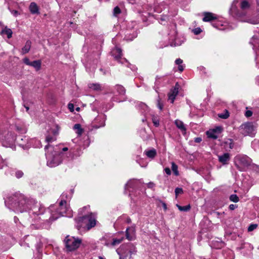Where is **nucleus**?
I'll return each mask as SVG.
<instances>
[{
	"instance_id": "f257e3e1",
	"label": "nucleus",
	"mask_w": 259,
	"mask_h": 259,
	"mask_svg": "<svg viewBox=\"0 0 259 259\" xmlns=\"http://www.w3.org/2000/svg\"><path fill=\"white\" fill-rule=\"evenodd\" d=\"M6 205L10 208L23 212L31 208L29 201L23 196H13L5 201Z\"/></svg>"
},
{
	"instance_id": "f03ea898",
	"label": "nucleus",
	"mask_w": 259,
	"mask_h": 259,
	"mask_svg": "<svg viewBox=\"0 0 259 259\" xmlns=\"http://www.w3.org/2000/svg\"><path fill=\"white\" fill-rule=\"evenodd\" d=\"M54 149V147L50 145H48L45 147L47 164L52 167L58 165L62 162L61 159V154H59Z\"/></svg>"
},
{
	"instance_id": "7ed1b4c3",
	"label": "nucleus",
	"mask_w": 259,
	"mask_h": 259,
	"mask_svg": "<svg viewBox=\"0 0 259 259\" xmlns=\"http://www.w3.org/2000/svg\"><path fill=\"white\" fill-rule=\"evenodd\" d=\"M234 163L238 169L245 171L251 165L252 160L245 155H237L234 157Z\"/></svg>"
},
{
	"instance_id": "20e7f679",
	"label": "nucleus",
	"mask_w": 259,
	"mask_h": 259,
	"mask_svg": "<svg viewBox=\"0 0 259 259\" xmlns=\"http://www.w3.org/2000/svg\"><path fill=\"white\" fill-rule=\"evenodd\" d=\"M76 221L80 227H86L88 230L94 227L96 224V218L93 214L76 219Z\"/></svg>"
},
{
	"instance_id": "39448f33",
	"label": "nucleus",
	"mask_w": 259,
	"mask_h": 259,
	"mask_svg": "<svg viewBox=\"0 0 259 259\" xmlns=\"http://www.w3.org/2000/svg\"><path fill=\"white\" fill-rule=\"evenodd\" d=\"M57 215L56 213H52V217L50 218L51 221L56 220L57 218L61 216L66 215L67 217H71V210L68 206L67 203H64L62 206L60 205V202H59V207L57 210Z\"/></svg>"
},
{
	"instance_id": "423d86ee",
	"label": "nucleus",
	"mask_w": 259,
	"mask_h": 259,
	"mask_svg": "<svg viewBox=\"0 0 259 259\" xmlns=\"http://www.w3.org/2000/svg\"><path fill=\"white\" fill-rule=\"evenodd\" d=\"M66 247L69 251L74 250L80 245L81 240L78 238L67 236L65 239Z\"/></svg>"
},
{
	"instance_id": "0eeeda50",
	"label": "nucleus",
	"mask_w": 259,
	"mask_h": 259,
	"mask_svg": "<svg viewBox=\"0 0 259 259\" xmlns=\"http://www.w3.org/2000/svg\"><path fill=\"white\" fill-rule=\"evenodd\" d=\"M239 131L244 136H253L255 135V127L252 123L246 122L240 125Z\"/></svg>"
},
{
	"instance_id": "6e6552de",
	"label": "nucleus",
	"mask_w": 259,
	"mask_h": 259,
	"mask_svg": "<svg viewBox=\"0 0 259 259\" xmlns=\"http://www.w3.org/2000/svg\"><path fill=\"white\" fill-rule=\"evenodd\" d=\"M124 246H122V248ZM125 250L122 252V256L119 259H130L132 255L136 252L135 247L131 244L125 246Z\"/></svg>"
},
{
	"instance_id": "1a4fd4ad",
	"label": "nucleus",
	"mask_w": 259,
	"mask_h": 259,
	"mask_svg": "<svg viewBox=\"0 0 259 259\" xmlns=\"http://www.w3.org/2000/svg\"><path fill=\"white\" fill-rule=\"evenodd\" d=\"M222 128L221 127H217L215 128L209 130L206 132L207 137L209 138L216 139L218 137V135L221 133Z\"/></svg>"
},
{
	"instance_id": "9d476101",
	"label": "nucleus",
	"mask_w": 259,
	"mask_h": 259,
	"mask_svg": "<svg viewBox=\"0 0 259 259\" xmlns=\"http://www.w3.org/2000/svg\"><path fill=\"white\" fill-rule=\"evenodd\" d=\"M72 194L73 191L72 190L63 192L61 196L60 205L62 206L66 202L67 203V201L71 199Z\"/></svg>"
},
{
	"instance_id": "9b49d317",
	"label": "nucleus",
	"mask_w": 259,
	"mask_h": 259,
	"mask_svg": "<svg viewBox=\"0 0 259 259\" xmlns=\"http://www.w3.org/2000/svg\"><path fill=\"white\" fill-rule=\"evenodd\" d=\"M179 85L177 83L173 89H172L168 93V100L170 101L171 103H173L176 97L179 92Z\"/></svg>"
},
{
	"instance_id": "f8f14e48",
	"label": "nucleus",
	"mask_w": 259,
	"mask_h": 259,
	"mask_svg": "<svg viewBox=\"0 0 259 259\" xmlns=\"http://www.w3.org/2000/svg\"><path fill=\"white\" fill-rule=\"evenodd\" d=\"M126 237L129 240H133L135 237V229L133 227H128L126 229Z\"/></svg>"
},
{
	"instance_id": "ddd939ff",
	"label": "nucleus",
	"mask_w": 259,
	"mask_h": 259,
	"mask_svg": "<svg viewBox=\"0 0 259 259\" xmlns=\"http://www.w3.org/2000/svg\"><path fill=\"white\" fill-rule=\"evenodd\" d=\"M204 15L203 21L205 22L210 21L217 19L215 15L211 13H205Z\"/></svg>"
},
{
	"instance_id": "4468645a",
	"label": "nucleus",
	"mask_w": 259,
	"mask_h": 259,
	"mask_svg": "<svg viewBox=\"0 0 259 259\" xmlns=\"http://www.w3.org/2000/svg\"><path fill=\"white\" fill-rule=\"evenodd\" d=\"M230 154L228 153H226L221 156H219V160L221 163L225 164L227 163V162L230 159Z\"/></svg>"
},
{
	"instance_id": "2eb2a0df",
	"label": "nucleus",
	"mask_w": 259,
	"mask_h": 259,
	"mask_svg": "<svg viewBox=\"0 0 259 259\" xmlns=\"http://www.w3.org/2000/svg\"><path fill=\"white\" fill-rule=\"evenodd\" d=\"M111 54L116 59H118L120 58L121 56V50L119 48H115L112 50Z\"/></svg>"
},
{
	"instance_id": "dca6fc26",
	"label": "nucleus",
	"mask_w": 259,
	"mask_h": 259,
	"mask_svg": "<svg viewBox=\"0 0 259 259\" xmlns=\"http://www.w3.org/2000/svg\"><path fill=\"white\" fill-rule=\"evenodd\" d=\"M41 61L38 60L32 61L30 66L33 67L36 71H38L41 68Z\"/></svg>"
},
{
	"instance_id": "f3484780",
	"label": "nucleus",
	"mask_w": 259,
	"mask_h": 259,
	"mask_svg": "<svg viewBox=\"0 0 259 259\" xmlns=\"http://www.w3.org/2000/svg\"><path fill=\"white\" fill-rule=\"evenodd\" d=\"M1 34H6L8 38L12 37V31L11 29L8 28L7 26H3V28L1 32Z\"/></svg>"
},
{
	"instance_id": "a211bd4d",
	"label": "nucleus",
	"mask_w": 259,
	"mask_h": 259,
	"mask_svg": "<svg viewBox=\"0 0 259 259\" xmlns=\"http://www.w3.org/2000/svg\"><path fill=\"white\" fill-rule=\"evenodd\" d=\"M29 10L32 14H38V8L35 3H31L29 6Z\"/></svg>"
},
{
	"instance_id": "6ab92c4d",
	"label": "nucleus",
	"mask_w": 259,
	"mask_h": 259,
	"mask_svg": "<svg viewBox=\"0 0 259 259\" xmlns=\"http://www.w3.org/2000/svg\"><path fill=\"white\" fill-rule=\"evenodd\" d=\"M175 124L176 125L177 127L179 128L180 130H181L182 132H185L186 131V128L185 127V125L183 123V122L178 119H177L175 120Z\"/></svg>"
},
{
	"instance_id": "aec40b11",
	"label": "nucleus",
	"mask_w": 259,
	"mask_h": 259,
	"mask_svg": "<svg viewBox=\"0 0 259 259\" xmlns=\"http://www.w3.org/2000/svg\"><path fill=\"white\" fill-rule=\"evenodd\" d=\"M31 48V42L30 41H27L24 47L22 49V54H25L27 53Z\"/></svg>"
},
{
	"instance_id": "412c9836",
	"label": "nucleus",
	"mask_w": 259,
	"mask_h": 259,
	"mask_svg": "<svg viewBox=\"0 0 259 259\" xmlns=\"http://www.w3.org/2000/svg\"><path fill=\"white\" fill-rule=\"evenodd\" d=\"M89 87L94 91H99L102 90L101 85L98 83H91L89 85Z\"/></svg>"
},
{
	"instance_id": "4be33fe9",
	"label": "nucleus",
	"mask_w": 259,
	"mask_h": 259,
	"mask_svg": "<svg viewBox=\"0 0 259 259\" xmlns=\"http://www.w3.org/2000/svg\"><path fill=\"white\" fill-rule=\"evenodd\" d=\"M145 154L148 157L153 158L155 156L156 154V151L155 149H152L151 150L145 151Z\"/></svg>"
},
{
	"instance_id": "5701e85b",
	"label": "nucleus",
	"mask_w": 259,
	"mask_h": 259,
	"mask_svg": "<svg viewBox=\"0 0 259 259\" xmlns=\"http://www.w3.org/2000/svg\"><path fill=\"white\" fill-rule=\"evenodd\" d=\"M73 128L75 130H76V133L78 135H81L83 132V130L81 127V125L79 124H75Z\"/></svg>"
},
{
	"instance_id": "b1692460",
	"label": "nucleus",
	"mask_w": 259,
	"mask_h": 259,
	"mask_svg": "<svg viewBox=\"0 0 259 259\" xmlns=\"http://www.w3.org/2000/svg\"><path fill=\"white\" fill-rule=\"evenodd\" d=\"M175 63L176 64L179 65V67H178L179 70L181 72L183 71L184 70V67H183V65H182V63H183V60L182 59L179 58L176 60Z\"/></svg>"
},
{
	"instance_id": "393cba45",
	"label": "nucleus",
	"mask_w": 259,
	"mask_h": 259,
	"mask_svg": "<svg viewBox=\"0 0 259 259\" xmlns=\"http://www.w3.org/2000/svg\"><path fill=\"white\" fill-rule=\"evenodd\" d=\"M240 7L242 10H246L249 8L250 5L247 1H243L241 2Z\"/></svg>"
},
{
	"instance_id": "a878e982",
	"label": "nucleus",
	"mask_w": 259,
	"mask_h": 259,
	"mask_svg": "<svg viewBox=\"0 0 259 259\" xmlns=\"http://www.w3.org/2000/svg\"><path fill=\"white\" fill-rule=\"evenodd\" d=\"M177 206L180 211H187L190 209V205H188L186 206H181L178 204H177Z\"/></svg>"
},
{
	"instance_id": "bb28decb",
	"label": "nucleus",
	"mask_w": 259,
	"mask_h": 259,
	"mask_svg": "<svg viewBox=\"0 0 259 259\" xmlns=\"http://www.w3.org/2000/svg\"><path fill=\"white\" fill-rule=\"evenodd\" d=\"M123 240V237H121V238H119V239H113V241L111 243V245L113 246H116V245L119 244V243H120Z\"/></svg>"
},
{
	"instance_id": "cd10ccee",
	"label": "nucleus",
	"mask_w": 259,
	"mask_h": 259,
	"mask_svg": "<svg viewBox=\"0 0 259 259\" xmlns=\"http://www.w3.org/2000/svg\"><path fill=\"white\" fill-rule=\"evenodd\" d=\"M171 169L176 176L179 175L178 166L174 162H172L171 163Z\"/></svg>"
},
{
	"instance_id": "c85d7f7f",
	"label": "nucleus",
	"mask_w": 259,
	"mask_h": 259,
	"mask_svg": "<svg viewBox=\"0 0 259 259\" xmlns=\"http://www.w3.org/2000/svg\"><path fill=\"white\" fill-rule=\"evenodd\" d=\"M230 200L234 202L239 201V198L236 194H232L230 196Z\"/></svg>"
},
{
	"instance_id": "c756f323",
	"label": "nucleus",
	"mask_w": 259,
	"mask_h": 259,
	"mask_svg": "<svg viewBox=\"0 0 259 259\" xmlns=\"http://www.w3.org/2000/svg\"><path fill=\"white\" fill-rule=\"evenodd\" d=\"M116 90H117V92L120 94H123L125 93V89L121 85H117Z\"/></svg>"
},
{
	"instance_id": "7c9ffc66",
	"label": "nucleus",
	"mask_w": 259,
	"mask_h": 259,
	"mask_svg": "<svg viewBox=\"0 0 259 259\" xmlns=\"http://www.w3.org/2000/svg\"><path fill=\"white\" fill-rule=\"evenodd\" d=\"M248 22L253 24L259 23V14L256 18L250 19Z\"/></svg>"
},
{
	"instance_id": "2f4dec72",
	"label": "nucleus",
	"mask_w": 259,
	"mask_h": 259,
	"mask_svg": "<svg viewBox=\"0 0 259 259\" xmlns=\"http://www.w3.org/2000/svg\"><path fill=\"white\" fill-rule=\"evenodd\" d=\"M229 116V112L227 111H226L225 113H222L219 115V117L223 118V119H227Z\"/></svg>"
},
{
	"instance_id": "473e14b6",
	"label": "nucleus",
	"mask_w": 259,
	"mask_h": 259,
	"mask_svg": "<svg viewBox=\"0 0 259 259\" xmlns=\"http://www.w3.org/2000/svg\"><path fill=\"white\" fill-rule=\"evenodd\" d=\"M121 12L120 9L116 7L114 9L113 11V15L115 16H117L119 14H120Z\"/></svg>"
},
{
	"instance_id": "72a5a7b5",
	"label": "nucleus",
	"mask_w": 259,
	"mask_h": 259,
	"mask_svg": "<svg viewBox=\"0 0 259 259\" xmlns=\"http://www.w3.org/2000/svg\"><path fill=\"white\" fill-rule=\"evenodd\" d=\"M257 224L250 225L248 228V231L249 232H251V231L254 230V229H255L257 228Z\"/></svg>"
},
{
	"instance_id": "f704fd0d",
	"label": "nucleus",
	"mask_w": 259,
	"mask_h": 259,
	"mask_svg": "<svg viewBox=\"0 0 259 259\" xmlns=\"http://www.w3.org/2000/svg\"><path fill=\"white\" fill-rule=\"evenodd\" d=\"M226 144L229 145V148L232 149L234 147V143L232 140L229 139L227 142Z\"/></svg>"
},
{
	"instance_id": "c9c22d12",
	"label": "nucleus",
	"mask_w": 259,
	"mask_h": 259,
	"mask_svg": "<svg viewBox=\"0 0 259 259\" xmlns=\"http://www.w3.org/2000/svg\"><path fill=\"white\" fill-rule=\"evenodd\" d=\"M23 62L27 65H28V66H30V64H31V63L32 62L31 61H30L29 60V59L27 58V57H25L23 59Z\"/></svg>"
},
{
	"instance_id": "e433bc0d",
	"label": "nucleus",
	"mask_w": 259,
	"mask_h": 259,
	"mask_svg": "<svg viewBox=\"0 0 259 259\" xmlns=\"http://www.w3.org/2000/svg\"><path fill=\"white\" fill-rule=\"evenodd\" d=\"M55 140V138L54 137L50 136H47L46 139V141L48 143L52 142V141Z\"/></svg>"
},
{
	"instance_id": "4c0bfd02",
	"label": "nucleus",
	"mask_w": 259,
	"mask_h": 259,
	"mask_svg": "<svg viewBox=\"0 0 259 259\" xmlns=\"http://www.w3.org/2000/svg\"><path fill=\"white\" fill-rule=\"evenodd\" d=\"M183 193V190L182 188H177L175 189V194L176 195V197L180 194H182Z\"/></svg>"
},
{
	"instance_id": "58836bf2",
	"label": "nucleus",
	"mask_w": 259,
	"mask_h": 259,
	"mask_svg": "<svg viewBox=\"0 0 259 259\" xmlns=\"http://www.w3.org/2000/svg\"><path fill=\"white\" fill-rule=\"evenodd\" d=\"M152 122L155 126H156V127L158 126V125L159 124L158 119H157L156 118H153Z\"/></svg>"
},
{
	"instance_id": "ea45409f",
	"label": "nucleus",
	"mask_w": 259,
	"mask_h": 259,
	"mask_svg": "<svg viewBox=\"0 0 259 259\" xmlns=\"http://www.w3.org/2000/svg\"><path fill=\"white\" fill-rule=\"evenodd\" d=\"M193 31L195 34H199L201 32V29L200 28H197L193 30Z\"/></svg>"
},
{
	"instance_id": "a19ab883",
	"label": "nucleus",
	"mask_w": 259,
	"mask_h": 259,
	"mask_svg": "<svg viewBox=\"0 0 259 259\" xmlns=\"http://www.w3.org/2000/svg\"><path fill=\"white\" fill-rule=\"evenodd\" d=\"M23 175V173L22 171H17L16 172V176L17 177V178H20L22 177Z\"/></svg>"
},
{
	"instance_id": "79ce46f5",
	"label": "nucleus",
	"mask_w": 259,
	"mask_h": 259,
	"mask_svg": "<svg viewBox=\"0 0 259 259\" xmlns=\"http://www.w3.org/2000/svg\"><path fill=\"white\" fill-rule=\"evenodd\" d=\"M252 112L251 111H250V110H247L245 112V115L247 117H250L251 116H252Z\"/></svg>"
},
{
	"instance_id": "37998d69",
	"label": "nucleus",
	"mask_w": 259,
	"mask_h": 259,
	"mask_svg": "<svg viewBox=\"0 0 259 259\" xmlns=\"http://www.w3.org/2000/svg\"><path fill=\"white\" fill-rule=\"evenodd\" d=\"M68 108L71 112L74 111V105L72 103H69L68 105Z\"/></svg>"
},
{
	"instance_id": "c03bdc74",
	"label": "nucleus",
	"mask_w": 259,
	"mask_h": 259,
	"mask_svg": "<svg viewBox=\"0 0 259 259\" xmlns=\"http://www.w3.org/2000/svg\"><path fill=\"white\" fill-rule=\"evenodd\" d=\"M237 3V0H235L233 3V5L232 6V7L231 8V11L233 12V11H235L236 8H235V4Z\"/></svg>"
},
{
	"instance_id": "a18cd8bd",
	"label": "nucleus",
	"mask_w": 259,
	"mask_h": 259,
	"mask_svg": "<svg viewBox=\"0 0 259 259\" xmlns=\"http://www.w3.org/2000/svg\"><path fill=\"white\" fill-rule=\"evenodd\" d=\"M133 185V182L132 181H128L125 186V188L128 189V187H132Z\"/></svg>"
},
{
	"instance_id": "49530a36",
	"label": "nucleus",
	"mask_w": 259,
	"mask_h": 259,
	"mask_svg": "<svg viewBox=\"0 0 259 259\" xmlns=\"http://www.w3.org/2000/svg\"><path fill=\"white\" fill-rule=\"evenodd\" d=\"M147 186L149 188L153 189L155 187V184L153 182H150L147 184Z\"/></svg>"
},
{
	"instance_id": "de8ad7c7",
	"label": "nucleus",
	"mask_w": 259,
	"mask_h": 259,
	"mask_svg": "<svg viewBox=\"0 0 259 259\" xmlns=\"http://www.w3.org/2000/svg\"><path fill=\"white\" fill-rule=\"evenodd\" d=\"M255 38L254 37H253L251 40V41H250V43H251L253 45V49H255V45L254 44V42H255Z\"/></svg>"
},
{
	"instance_id": "09e8293b",
	"label": "nucleus",
	"mask_w": 259,
	"mask_h": 259,
	"mask_svg": "<svg viewBox=\"0 0 259 259\" xmlns=\"http://www.w3.org/2000/svg\"><path fill=\"white\" fill-rule=\"evenodd\" d=\"M237 207L236 205L235 204H230L229 205V208L230 210H234Z\"/></svg>"
},
{
	"instance_id": "8fccbe9b",
	"label": "nucleus",
	"mask_w": 259,
	"mask_h": 259,
	"mask_svg": "<svg viewBox=\"0 0 259 259\" xmlns=\"http://www.w3.org/2000/svg\"><path fill=\"white\" fill-rule=\"evenodd\" d=\"M164 171H165V173L168 175H169L171 173L170 169L168 167L165 168L164 169Z\"/></svg>"
},
{
	"instance_id": "3c124183",
	"label": "nucleus",
	"mask_w": 259,
	"mask_h": 259,
	"mask_svg": "<svg viewBox=\"0 0 259 259\" xmlns=\"http://www.w3.org/2000/svg\"><path fill=\"white\" fill-rule=\"evenodd\" d=\"M158 107L160 110L162 109L163 105L159 101H158Z\"/></svg>"
},
{
	"instance_id": "603ef678",
	"label": "nucleus",
	"mask_w": 259,
	"mask_h": 259,
	"mask_svg": "<svg viewBox=\"0 0 259 259\" xmlns=\"http://www.w3.org/2000/svg\"><path fill=\"white\" fill-rule=\"evenodd\" d=\"M202 141V139L201 138H196L195 139V142L196 143H199Z\"/></svg>"
},
{
	"instance_id": "864d4df0",
	"label": "nucleus",
	"mask_w": 259,
	"mask_h": 259,
	"mask_svg": "<svg viewBox=\"0 0 259 259\" xmlns=\"http://www.w3.org/2000/svg\"><path fill=\"white\" fill-rule=\"evenodd\" d=\"M162 206L165 210L167 209L166 204L164 202L162 203Z\"/></svg>"
},
{
	"instance_id": "5fc2aeb1",
	"label": "nucleus",
	"mask_w": 259,
	"mask_h": 259,
	"mask_svg": "<svg viewBox=\"0 0 259 259\" xmlns=\"http://www.w3.org/2000/svg\"><path fill=\"white\" fill-rule=\"evenodd\" d=\"M67 150H68V148H67V147H64V148H63L62 149V151H67Z\"/></svg>"
},
{
	"instance_id": "6e6d98bb",
	"label": "nucleus",
	"mask_w": 259,
	"mask_h": 259,
	"mask_svg": "<svg viewBox=\"0 0 259 259\" xmlns=\"http://www.w3.org/2000/svg\"><path fill=\"white\" fill-rule=\"evenodd\" d=\"M12 13L14 14L15 15H16L18 13V12L16 11H13L12 12Z\"/></svg>"
},
{
	"instance_id": "4d7b16f0",
	"label": "nucleus",
	"mask_w": 259,
	"mask_h": 259,
	"mask_svg": "<svg viewBox=\"0 0 259 259\" xmlns=\"http://www.w3.org/2000/svg\"><path fill=\"white\" fill-rule=\"evenodd\" d=\"M21 132H22V133H25L26 132V129H23V130L21 131Z\"/></svg>"
},
{
	"instance_id": "13d9d810",
	"label": "nucleus",
	"mask_w": 259,
	"mask_h": 259,
	"mask_svg": "<svg viewBox=\"0 0 259 259\" xmlns=\"http://www.w3.org/2000/svg\"><path fill=\"white\" fill-rule=\"evenodd\" d=\"M79 110H80V108H79V107H77V108H76V111H79Z\"/></svg>"
},
{
	"instance_id": "bf43d9fd",
	"label": "nucleus",
	"mask_w": 259,
	"mask_h": 259,
	"mask_svg": "<svg viewBox=\"0 0 259 259\" xmlns=\"http://www.w3.org/2000/svg\"><path fill=\"white\" fill-rule=\"evenodd\" d=\"M26 111H28L29 110V108L28 107H25Z\"/></svg>"
},
{
	"instance_id": "052dcab7",
	"label": "nucleus",
	"mask_w": 259,
	"mask_h": 259,
	"mask_svg": "<svg viewBox=\"0 0 259 259\" xmlns=\"http://www.w3.org/2000/svg\"><path fill=\"white\" fill-rule=\"evenodd\" d=\"M17 130H18V131H21V128H19V127H17Z\"/></svg>"
},
{
	"instance_id": "680f3d73",
	"label": "nucleus",
	"mask_w": 259,
	"mask_h": 259,
	"mask_svg": "<svg viewBox=\"0 0 259 259\" xmlns=\"http://www.w3.org/2000/svg\"><path fill=\"white\" fill-rule=\"evenodd\" d=\"M56 134H57V132L54 133V135H56Z\"/></svg>"
},
{
	"instance_id": "e2e57ef3",
	"label": "nucleus",
	"mask_w": 259,
	"mask_h": 259,
	"mask_svg": "<svg viewBox=\"0 0 259 259\" xmlns=\"http://www.w3.org/2000/svg\"><path fill=\"white\" fill-rule=\"evenodd\" d=\"M106 245H109V243H107Z\"/></svg>"
},
{
	"instance_id": "0e129e2a",
	"label": "nucleus",
	"mask_w": 259,
	"mask_h": 259,
	"mask_svg": "<svg viewBox=\"0 0 259 259\" xmlns=\"http://www.w3.org/2000/svg\"><path fill=\"white\" fill-rule=\"evenodd\" d=\"M165 19H161V20H164Z\"/></svg>"
}]
</instances>
